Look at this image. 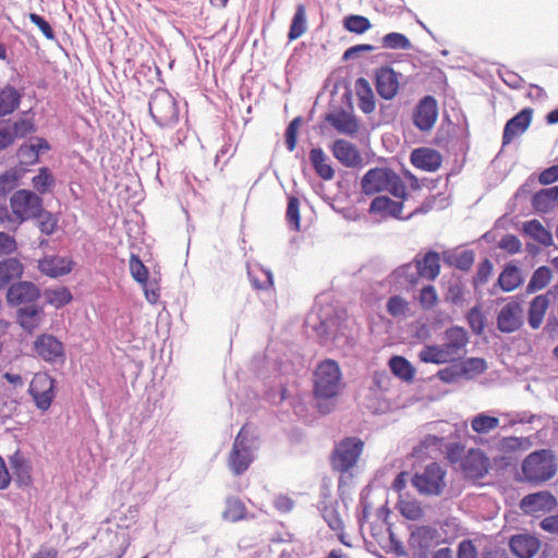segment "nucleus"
Here are the masks:
<instances>
[{
  "label": "nucleus",
  "instance_id": "15",
  "mask_svg": "<svg viewBox=\"0 0 558 558\" xmlns=\"http://www.w3.org/2000/svg\"><path fill=\"white\" fill-rule=\"evenodd\" d=\"M557 507L556 497L548 490L532 493L520 501V508L524 513L533 514L538 511L550 512Z\"/></svg>",
  "mask_w": 558,
  "mask_h": 558
},
{
  "label": "nucleus",
  "instance_id": "38",
  "mask_svg": "<svg viewBox=\"0 0 558 558\" xmlns=\"http://www.w3.org/2000/svg\"><path fill=\"white\" fill-rule=\"evenodd\" d=\"M435 530L428 525H422L411 532L409 546L412 549H430Z\"/></svg>",
  "mask_w": 558,
  "mask_h": 558
},
{
  "label": "nucleus",
  "instance_id": "25",
  "mask_svg": "<svg viewBox=\"0 0 558 558\" xmlns=\"http://www.w3.org/2000/svg\"><path fill=\"white\" fill-rule=\"evenodd\" d=\"M414 260L397 267L389 276L390 282L400 287L413 288L422 278Z\"/></svg>",
  "mask_w": 558,
  "mask_h": 558
},
{
  "label": "nucleus",
  "instance_id": "7",
  "mask_svg": "<svg viewBox=\"0 0 558 558\" xmlns=\"http://www.w3.org/2000/svg\"><path fill=\"white\" fill-rule=\"evenodd\" d=\"M446 471L437 462L427 464L422 472H415L411 478L420 495L440 496L446 487Z\"/></svg>",
  "mask_w": 558,
  "mask_h": 558
},
{
  "label": "nucleus",
  "instance_id": "53",
  "mask_svg": "<svg viewBox=\"0 0 558 558\" xmlns=\"http://www.w3.org/2000/svg\"><path fill=\"white\" fill-rule=\"evenodd\" d=\"M286 220L289 225V227L294 230H300V201L294 195L288 196V205L286 210Z\"/></svg>",
  "mask_w": 558,
  "mask_h": 558
},
{
  "label": "nucleus",
  "instance_id": "47",
  "mask_svg": "<svg viewBox=\"0 0 558 558\" xmlns=\"http://www.w3.org/2000/svg\"><path fill=\"white\" fill-rule=\"evenodd\" d=\"M343 28L350 33L362 35L372 28L371 21L363 15L350 14L342 20Z\"/></svg>",
  "mask_w": 558,
  "mask_h": 558
},
{
  "label": "nucleus",
  "instance_id": "50",
  "mask_svg": "<svg viewBox=\"0 0 558 558\" xmlns=\"http://www.w3.org/2000/svg\"><path fill=\"white\" fill-rule=\"evenodd\" d=\"M464 287L460 277L451 278L447 283L445 300L453 305H462Z\"/></svg>",
  "mask_w": 558,
  "mask_h": 558
},
{
  "label": "nucleus",
  "instance_id": "22",
  "mask_svg": "<svg viewBox=\"0 0 558 558\" xmlns=\"http://www.w3.org/2000/svg\"><path fill=\"white\" fill-rule=\"evenodd\" d=\"M462 469L469 477L483 478L489 469V460L481 449H472L462 462Z\"/></svg>",
  "mask_w": 558,
  "mask_h": 558
},
{
  "label": "nucleus",
  "instance_id": "30",
  "mask_svg": "<svg viewBox=\"0 0 558 558\" xmlns=\"http://www.w3.org/2000/svg\"><path fill=\"white\" fill-rule=\"evenodd\" d=\"M549 292L536 295L531 302L527 311V323L532 329H537L543 323L544 315L549 306Z\"/></svg>",
  "mask_w": 558,
  "mask_h": 558
},
{
  "label": "nucleus",
  "instance_id": "55",
  "mask_svg": "<svg viewBox=\"0 0 558 558\" xmlns=\"http://www.w3.org/2000/svg\"><path fill=\"white\" fill-rule=\"evenodd\" d=\"M388 532V539L383 543L381 541H378V544L380 547L387 553V554H395L397 557H404L407 556V550L402 544L401 541L397 538L395 535L391 524H388L387 526Z\"/></svg>",
  "mask_w": 558,
  "mask_h": 558
},
{
  "label": "nucleus",
  "instance_id": "44",
  "mask_svg": "<svg viewBox=\"0 0 558 558\" xmlns=\"http://www.w3.org/2000/svg\"><path fill=\"white\" fill-rule=\"evenodd\" d=\"M46 302L59 310L71 303L73 295L68 287H59L56 289H46L44 291Z\"/></svg>",
  "mask_w": 558,
  "mask_h": 558
},
{
  "label": "nucleus",
  "instance_id": "34",
  "mask_svg": "<svg viewBox=\"0 0 558 558\" xmlns=\"http://www.w3.org/2000/svg\"><path fill=\"white\" fill-rule=\"evenodd\" d=\"M355 93L359 98L360 109L369 114L375 110V96L369 82L364 77H359L355 81Z\"/></svg>",
  "mask_w": 558,
  "mask_h": 558
},
{
  "label": "nucleus",
  "instance_id": "48",
  "mask_svg": "<svg viewBox=\"0 0 558 558\" xmlns=\"http://www.w3.org/2000/svg\"><path fill=\"white\" fill-rule=\"evenodd\" d=\"M551 279V270L547 266H541L534 270L527 286L526 293H534L544 289Z\"/></svg>",
  "mask_w": 558,
  "mask_h": 558
},
{
  "label": "nucleus",
  "instance_id": "21",
  "mask_svg": "<svg viewBox=\"0 0 558 558\" xmlns=\"http://www.w3.org/2000/svg\"><path fill=\"white\" fill-rule=\"evenodd\" d=\"M324 119L341 134L353 136L359 131L356 117L342 108L337 112L326 113Z\"/></svg>",
  "mask_w": 558,
  "mask_h": 558
},
{
  "label": "nucleus",
  "instance_id": "4",
  "mask_svg": "<svg viewBox=\"0 0 558 558\" xmlns=\"http://www.w3.org/2000/svg\"><path fill=\"white\" fill-rule=\"evenodd\" d=\"M344 312L339 311L330 304L320 306L316 313H312L306 324L324 341L335 340L342 335V325L344 323Z\"/></svg>",
  "mask_w": 558,
  "mask_h": 558
},
{
  "label": "nucleus",
  "instance_id": "62",
  "mask_svg": "<svg viewBox=\"0 0 558 558\" xmlns=\"http://www.w3.org/2000/svg\"><path fill=\"white\" fill-rule=\"evenodd\" d=\"M386 191H388L392 196L402 201L407 199L408 197L404 183L393 170L389 177Z\"/></svg>",
  "mask_w": 558,
  "mask_h": 558
},
{
  "label": "nucleus",
  "instance_id": "26",
  "mask_svg": "<svg viewBox=\"0 0 558 558\" xmlns=\"http://www.w3.org/2000/svg\"><path fill=\"white\" fill-rule=\"evenodd\" d=\"M414 264L422 278L434 280L439 275V254L435 251H428L426 254L421 256L417 254L414 257Z\"/></svg>",
  "mask_w": 558,
  "mask_h": 558
},
{
  "label": "nucleus",
  "instance_id": "20",
  "mask_svg": "<svg viewBox=\"0 0 558 558\" xmlns=\"http://www.w3.org/2000/svg\"><path fill=\"white\" fill-rule=\"evenodd\" d=\"M43 316L44 306L36 304V302L20 306L15 314L16 323L28 333H32L38 328Z\"/></svg>",
  "mask_w": 558,
  "mask_h": 558
},
{
  "label": "nucleus",
  "instance_id": "28",
  "mask_svg": "<svg viewBox=\"0 0 558 558\" xmlns=\"http://www.w3.org/2000/svg\"><path fill=\"white\" fill-rule=\"evenodd\" d=\"M24 274V265L16 257L0 260V290L9 288L12 281L20 279Z\"/></svg>",
  "mask_w": 558,
  "mask_h": 558
},
{
  "label": "nucleus",
  "instance_id": "63",
  "mask_svg": "<svg viewBox=\"0 0 558 558\" xmlns=\"http://www.w3.org/2000/svg\"><path fill=\"white\" fill-rule=\"evenodd\" d=\"M302 124V117L294 118L287 126L284 131V142L287 149L293 151L298 143V130Z\"/></svg>",
  "mask_w": 558,
  "mask_h": 558
},
{
  "label": "nucleus",
  "instance_id": "5",
  "mask_svg": "<svg viewBox=\"0 0 558 558\" xmlns=\"http://www.w3.org/2000/svg\"><path fill=\"white\" fill-rule=\"evenodd\" d=\"M487 363L482 357H468L459 361L453 360L450 365L437 372L436 376L445 384H454L460 379L471 380L483 374Z\"/></svg>",
  "mask_w": 558,
  "mask_h": 558
},
{
  "label": "nucleus",
  "instance_id": "42",
  "mask_svg": "<svg viewBox=\"0 0 558 558\" xmlns=\"http://www.w3.org/2000/svg\"><path fill=\"white\" fill-rule=\"evenodd\" d=\"M391 373L398 378L411 381L415 375V368L413 365L403 356L395 355L389 361Z\"/></svg>",
  "mask_w": 558,
  "mask_h": 558
},
{
  "label": "nucleus",
  "instance_id": "27",
  "mask_svg": "<svg viewBox=\"0 0 558 558\" xmlns=\"http://www.w3.org/2000/svg\"><path fill=\"white\" fill-rule=\"evenodd\" d=\"M523 283V278L520 274L518 266L509 263L505 266L500 272L496 284L489 291L490 294H495V287L498 286L505 292H511Z\"/></svg>",
  "mask_w": 558,
  "mask_h": 558
},
{
  "label": "nucleus",
  "instance_id": "52",
  "mask_svg": "<svg viewBox=\"0 0 558 558\" xmlns=\"http://www.w3.org/2000/svg\"><path fill=\"white\" fill-rule=\"evenodd\" d=\"M381 45L384 48L387 49H403V50H410L412 49V44L410 39L401 33L392 32L386 34L381 38Z\"/></svg>",
  "mask_w": 558,
  "mask_h": 558
},
{
  "label": "nucleus",
  "instance_id": "60",
  "mask_svg": "<svg viewBox=\"0 0 558 558\" xmlns=\"http://www.w3.org/2000/svg\"><path fill=\"white\" fill-rule=\"evenodd\" d=\"M130 271H131L132 277L134 278V280L137 281L138 283H146L147 282V280H148V269L143 264L141 258L137 255H135V254H132L131 259H130Z\"/></svg>",
  "mask_w": 558,
  "mask_h": 558
},
{
  "label": "nucleus",
  "instance_id": "13",
  "mask_svg": "<svg viewBox=\"0 0 558 558\" xmlns=\"http://www.w3.org/2000/svg\"><path fill=\"white\" fill-rule=\"evenodd\" d=\"M332 156L347 168H362L364 159L355 144L338 138L330 145Z\"/></svg>",
  "mask_w": 558,
  "mask_h": 558
},
{
  "label": "nucleus",
  "instance_id": "59",
  "mask_svg": "<svg viewBox=\"0 0 558 558\" xmlns=\"http://www.w3.org/2000/svg\"><path fill=\"white\" fill-rule=\"evenodd\" d=\"M16 156L20 158V163L25 166H34L40 160L34 144H22L16 151Z\"/></svg>",
  "mask_w": 558,
  "mask_h": 558
},
{
  "label": "nucleus",
  "instance_id": "31",
  "mask_svg": "<svg viewBox=\"0 0 558 558\" xmlns=\"http://www.w3.org/2000/svg\"><path fill=\"white\" fill-rule=\"evenodd\" d=\"M22 100V94L12 85L0 88V120L12 114Z\"/></svg>",
  "mask_w": 558,
  "mask_h": 558
},
{
  "label": "nucleus",
  "instance_id": "1",
  "mask_svg": "<svg viewBox=\"0 0 558 558\" xmlns=\"http://www.w3.org/2000/svg\"><path fill=\"white\" fill-rule=\"evenodd\" d=\"M341 371L337 362L325 360L318 364L314 372V397L320 413L330 412V407L324 401L335 398L339 392Z\"/></svg>",
  "mask_w": 558,
  "mask_h": 558
},
{
  "label": "nucleus",
  "instance_id": "16",
  "mask_svg": "<svg viewBox=\"0 0 558 558\" xmlns=\"http://www.w3.org/2000/svg\"><path fill=\"white\" fill-rule=\"evenodd\" d=\"M392 169L375 167L369 169L361 179V190L365 195H374L386 191Z\"/></svg>",
  "mask_w": 558,
  "mask_h": 558
},
{
  "label": "nucleus",
  "instance_id": "58",
  "mask_svg": "<svg viewBox=\"0 0 558 558\" xmlns=\"http://www.w3.org/2000/svg\"><path fill=\"white\" fill-rule=\"evenodd\" d=\"M466 320L472 331L480 336L483 333L485 328V316L482 313L481 306H473L466 314Z\"/></svg>",
  "mask_w": 558,
  "mask_h": 558
},
{
  "label": "nucleus",
  "instance_id": "36",
  "mask_svg": "<svg viewBox=\"0 0 558 558\" xmlns=\"http://www.w3.org/2000/svg\"><path fill=\"white\" fill-rule=\"evenodd\" d=\"M446 343L445 348L448 349L453 355L458 353V351L462 350L468 341V332L463 327L452 326L445 331Z\"/></svg>",
  "mask_w": 558,
  "mask_h": 558
},
{
  "label": "nucleus",
  "instance_id": "23",
  "mask_svg": "<svg viewBox=\"0 0 558 558\" xmlns=\"http://www.w3.org/2000/svg\"><path fill=\"white\" fill-rule=\"evenodd\" d=\"M509 547L518 558H533L541 548V541L529 534H517L511 536Z\"/></svg>",
  "mask_w": 558,
  "mask_h": 558
},
{
  "label": "nucleus",
  "instance_id": "39",
  "mask_svg": "<svg viewBox=\"0 0 558 558\" xmlns=\"http://www.w3.org/2000/svg\"><path fill=\"white\" fill-rule=\"evenodd\" d=\"M253 461V450H238V456H234L233 450H231L228 458V466L234 475L239 476L250 468Z\"/></svg>",
  "mask_w": 558,
  "mask_h": 558
},
{
  "label": "nucleus",
  "instance_id": "56",
  "mask_svg": "<svg viewBox=\"0 0 558 558\" xmlns=\"http://www.w3.org/2000/svg\"><path fill=\"white\" fill-rule=\"evenodd\" d=\"M398 509L400 513L408 520L416 521L424 515V511L417 500H402L398 501Z\"/></svg>",
  "mask_w": 558,
  "mask_h": 558
},
{
  "label": "nucleus",
  "instance_id": "3",
  "mask_svg": "<svg viewBox=\"0 0 558 558\" xmlns=\"http://www.w3.org/2000/svg\"><path fill=\"white\" fill-rule=\"evenodd\" d=\"M149 114L160 128H173L179 123L180 109L177 99L166 88L154 90L148 102Z\"/></svg>",
  "mask_w": 558,
  "mask_h": 558
},
{
  "label": "nucleus",
  "instance_id": "2",
  "mask_svg": "<svg viewBox=\"0 0 558 558\" xmlns=\"http://www.w3.org/2000/svg\"><path fill=\"white\" fill-rule=\"evenodd\" d=\"M524 481L539 485L551 480L558 470L556 456L551 449H537L529 453L521 464Z\"/></svg>",
  "mask_w": 558,
  "mask_h": 558
},
{
  "label": "nucleus",
  "instance_id": "29",
  "mask_svg": "<svg viewBox=\"0 0 558 558\" xmlns=\"http://www.w3.org/2000/svg\"><path fill=\"white\" fill-rule=\"evenodd\" d=\"M10 465L13 472L14 482L19 487L28 486L32 483V466L20 451H16L10 457Z\"/></svg>",
  "mask_w": 558,
  "mask_h": 558
},
{
  "label": "nucleus",
  "instance_id": "24",
  "mask_svg": "<svg viewBox=\"0 0 558 558\" xmlns=\"http://www.w3.org/2000/svg\"><path fill=\"white\" fill-rule=\"evenodd\" d=\"M403 207V202H397L388 196L379 195L372 201L368 211L371 214H380L383 217L405 220V217L401 216Z\"/></svg>",
  "mask_w": 558,
  "mask_h": 558
},
{
  "label": "nucleus",
  "instance_id": "64",
  "mask_svg": "<svg viewBox=\"0 0 558 558\" xmlns=\"http://www.w3.org/2000/svg\"><path fill=\"white\" fill-rule=\"evenodd\" d=\"M438 295L436 289L432 284L423 287L418 294V302L424 310H430L437 304Z\"/></svg>",
  "mask_w": 558,
  "mask_h": 558
},
{
  "label": "nucleus",
  "instance_id": "45",
  "mask_svg": "<svg viewBox=\"0 0 558 558\" xmlns=\"http://www.w3.org/2000/svg\"><path fill=\"white\" fill-rule=\"evenodd\" d=\"M32 185L38 195H44L54 187L56 179L48 167H41L38 174L32 179Z\"/></svg>",
  "mask_w": 558,
  "mask_h": 558
},
{
  "label": "nucleus",
  "instance_id": "51",
  "mask_svg": "<svg viewBox=\"0 0 558 558\" xmlns=\"http://www.w3.org/2000/svg\"><path fill=\"white\" fill-rule=\"evenodd\" d=\"M386 308L392 317H403L411 313L410 303L400 295H391L387 303Z\"/></svg>",
  "mask_w": 558,
  "mask_h": 558
},
{
  "label": "nucleus",
  "instance_id": "57",
  "mask_svg": "<svg viewBox=\"0 0 558 558\" xmlns=\"http://www.w3.org/2000/svg\"><path fill=\"white\" fill-rule=\"evenodd\" d=\"M499 424V418L495 416H490L484 413L476 415L472 422L471 426L474 432L478 434H485L496 428Z\"/></svg>",
  "mask_w": 558,
  "mask_h": 558
},
{
  "label": "nucleus",
  "instance_id": "40",
  "mask_svg": "<svg viewBox=\"0 0 558 558\" xmlns=\"http://www.w3.org/2000/svg\"><path fill=\"white\" fill-rule=\"evenodd\" d=\"M468 137L469 131L466 128L460 131L454 130V133L449 136L444 147L448 151L452 153L454 156H464L470 149V143Z\"/></svg>",
  "mask_w": 558,
  "mask_h": 558
},
{
  "label": "nucleus",
  "instance_id": "61",
  "mask_svg": "<svg viewBox=\"0 0 558 558\" xmlns=\"http://www.w3.org/2000/svg\"><path fill=\"white\" fill-rule=\"evenodd\" d=\"M253 440L254 438L250 436L247 430V425H243L234 438L231 449L233 450V454L238 456V450H252Z\"/></svg>",
  "mask_w": 558,
  "mask_h": 558
},
{
  "label": "nucleus",
  "instance_id": "49",
  "mask_svg": "<svg viewBox=\"0 0 558 558\" xmlns=\"http://www.w3.org/2000/svg\"><path fill=\"white\" fill-rule=\"evenodd\" d=\"M34 220H36V226L45 235H51L58 230V215L45 208L41 209V213Z\"/></svg>",
  "mask_w": 558,
  "mask_h": 558
},
{
  "label": "nucleus",
  "instance_id": "8",
  "mask_svg": "<svg viewBox=\"0 0 558 558\" xmlns=\"http://www.w3.org/2000/svg\"><path fill=\"white\" fill-rule=\"evenodd\" d=\"M364 442L357 437H347L337 444L330 454V465L333 471L344 473L357 462Z\"/></svg>",
  "mask_w": 558,
  "mask_h": 558
},
{
  "label": "nucleus",
  "instance_id": "41",
  "mask_svg": "<svg viewBox=\"0 0 558 558\" xmlns=\"http://www.w3.org/2000/svg\"><path fill=\"white\" fill-rule=\"evenodd\" d=\"M307 29L306 11L304 4H298L288 32L289 41L296 40Z\"/></svg>",
  "mask_w": 558,
  "mask_h": 558
},
{
  "label": "nucleus",
  "instance_id": "9",
  "mask_svg": "<svg viewBox=\"0 0 558 558\" xmlns=\"http://www.w3.org/2000/svg\"><path fill=\"white\" fill-rule=\"evenodd\" d=\"M34 352L45 362L50 364H63L65 362V349L62 341L51 333L37 336L33 343Z\"/></svg>",
  "mask_w": 558,
  "mask_h": 558
},
{
  "label": "nucleus",
  "instance_id": "35",
  "mask_svg": "<svg viewBox=\"0 0 558 558\" xmlns=\"http://www.w3.org/2000/svg\"><path fill=\"white\" fill-rule=\"evenodd\" d=\"M453 354L445 348V344H427L418 353L423 363L445 364L450 361Z\"/></svg>",
  "mask_w": 558,
  "mask_h": 558
},
{
  "label": "nucleus",
  "instance_id": "12",
  "mask_svg": "<svg viewBox=\"0 0 558 558\" xmlns=\"http://www.w3.org/2000/svg\"><path fill=\"white\" fill-rule=\"evenodd\" d=\"M401 73L395 71L390 65H383L375 71V88L377 94L385 100H391L399 90V77Z\"/></svg>",
  "mask_w": 558,
  "mask_h": 558
},
{
  "label": "nucleus",
  "instance_id": "54",
  "mask_svg": "<svg viewBox=\"0 0 558 558\" xmlns=\"http://www.w3.org/2000/svg\"><path fill=\"white\" fill-rule=\"evenodd\" d=\"M57 380L47 373H37L32 379L28 392L56 391Z\"/></svg>",
  "mask_w": 558,
  "mask_h": 558
},
{
  "label": "nucleus",
  "instance_id": "11",
  "mask_svg": "<svg viewBox=\"0 0 558 558\" xmlns=\"http://www.w3.org/2000/svg\"><path fill=\"white\" fill-rule=\"evenodd\" d=\"M40 295L41 291L37 284L19 280L9 286L5 298L10 306H21L35 303Z\"/></svg>",
  "mask_w": 558,
  "mask_h": 558
},
{
  "label": "nucleus",
  "instance_id": "37",
  "mask_svg": "<svg viewBox=\"0 0 558 558\" xmlns=\"http://www.w3.org/2000/svg\"><path fill=\"white\" fill-rule=\"evenodd\" d=\"M523 231L544 246H551L554 244L551 232L545 229L537 219L524 222Z\"/></svg>",
  "mask_w": 558,
  "mask_h": 558
},
{
  "label": "nucleus",
  "instance_id": "19",
  "mask_svg": "<svg viewBox=\"0 0 558 558\" xmlns=\"http://www.w3.org/2000/svg\"><path fill=\"white\" fill-rule=\"evenodd\" d=\"M521 304L517 301L509 302L497 315V328L504 333L517 331L522 326L520 317Z\"/></svg>",
  "mask_w": 558,
  "mask_h": 558
},
{
  "label": "nucleus",
  "instance_id": "32",
  "mask_svg": "<svg viewBox=\"0 0 558 558\" xmlns=\"http://www.w3.org/2000/svg\"><path fill=\"white\" fill-rule=\"evenodd\" d=\"M308 159L314 168L316 174L325 180L329 181L335 177V170L331 165L327 163L328 156L325 154L323 148L314 147L310 150Z\"/></svg>",
  "mask_w": 558,
  "mask_h": 558
},
{
  "label": "nucleus",
  "instance_id": "10",
  "mask_svg": "<svg viewBox=\"0 0 558 558\" xmlns=\"http://www.w3.org/2000/svg\"><path fill=\"white\" fill-rule=\"evenodd\" d=\"M438 118V104L434 96L426 95L418 100L413 111V124L422 132L432 130Z\"/></svg>",
  "mask_w": 558,
  "mask_h": 558
},
{
  "label": "nucleus",
  "instance_id": "18",
  "mask_svg": "<svg viewBox=\"0 0 558 558\" xmlns=\"http://www.w3.org/2000/svg\"><path fill=\"white\" fill-rule=\"evenodd\" d=\"M532 117L533 109L523 108L509 119L504 128L502 146L510 144L515 136L522 134L530 126Z\"/></svg>",
  "mask_w": 558,
  "mask_h": 558
},
{
  "label": "nucleus",
  "instance_id": "43",
  "mask_svg": "<svg viewBox=\"0 0 558 558\" xmlns=\"http://www.w3.org/2000/svg\"><path fill=\"white\" fill-rule=\"evenodd\" d=\"M247 509L244 502L238 497H229L226 499V508L222 518L226 521L238 522L246 518Z\"/></svg>",
  "mask_w": 558,
  "mask_h": 558
},
{
  "label": "nucleus",
  "instance_id": "33",
  "mask_svg": "<svg viewBox=\"0 0 558 558\" xmlns=\"http://www.w3.org/2000/svg\"><path fill=\"white\" fill-rule=\"evenodd\" d=\"M558 199V185L542 189L532 197V206L535 211L546 214L555 207Z\"/></svg>",
  "mask_w": 558,
  "mask_h": 558
},
{
  "label": "nucleus",
  "instance_id": "6",
  "mask_svg": "<svg viewBox=\"0 0 558 558\" xmlns=\"http://www.w3.org/2000/svg\"><path fill=\"white\" fill-rule=\"evenodd\" d=\"M10 207L15 215L14 219L21 226L25 221L33 220L41 213L44 201L40 195L32 190L21 189L10 197Z\"/></svg>",
  "mask_w": 558,
  "mask_h": 558
},
{
  "label": "nucleus",
  "instance_id": "46",
  "mask_svg": "<svg viewBox=\"0 0 558 558\" xmlns=\"http://www.w3.org/2000/svg\"><path fill=\"white\" fill-rule=\"evenodd\" d=\"M317 508L322 512L325 522L332 531L343 532L344 523L333 506L325 501H318Z\"/></svg>",
  "mask_w": 558,
  "mask_h": 558
},
{
  "label": "nucleus",
  "instance_id": "17",
  "mask_svg": "<svg viewBox=\"0 0 558 558\" xmlns=\"http://www.w3.org/2000/svg\"><path fill=\"white\" fill-rule=\"evenodd\" d=\"M411 163L423 171L435 172L441 167V154L430 147H417L411 151Z\"/></svg>",
  "mask_w": 558,
  "mask_h": 558
},
{
  "label": "nucleus",
  "instance_id": "14",
  "mask_svg": "<svg viewBox=\"0 0 558 558\" xmlns=\"http://www.w3.org/2000/svg\"><path fill=\"white\" fill-rule=\"evenodd\" d=\"M75 266V262L66 256L45 255L38 260V270L49 277L59 278L69 275Z\"/></svg>",
  "mask_w": 558,
  "mask_h": 558
}]
</instances>
